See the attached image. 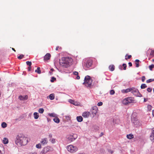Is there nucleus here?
I'll list each match as a JSON object with an SVG mask.
<instances>
[{
  "label": "nucleus",
  "instance_id": "obj_10",
  "mask_svg": "<svg viewBox=\"0 0 154 154\" xmlns=\"http://www.w3.org/2000/svg\"><path fill=\"white\" fill-rule=\"evenodd\" d=\"M133 116H131V121L134 125H137L139 122L138 120L134 118H133Z\"/></svg>",
  "mask_w": 154,
  "mask_h": 154
},
{
  "label": "nucleus",
  "instance_id": "obj_15",
  "mask_svg": "<svg viewBox=\"0 0 154 154\" xmlns=\"http://www.w3.org/2000/svg\"><path fill=\"white\" fill-rule=\"evenodd\" d=\"M132 90V88H127L126 89H124L122 91V92L123 93H128V92L131 91Z\"/></svg>",
  "mask_w": 154,
  "mask_h": 154
},
{
  "label": "nucleus",
  "instance_id": "obj_4",
  "mask_svg": "<svg viewBox=\"0 0 154 154\" xmlns=\"http://www.w3.org/2000/svg\"><path fill=\"white\" fill-rule=\"evenodd\" d=\"M92 82L93 80L90 78V77L89 75H87L85 77L83 84H85L86 86L91 88Z\"/></svg>",
  "mask_w": 154,
  "mask_h": 154
},
{
  "label": "nucleus",
  "instance_id": "obj_24",
  "mask_svg": "<svg viewBox=\"0 0 154 154\" xmlns=\"http://www.w3.org/2000/svg\"><path fill=\"white\" fill-rule=\"evenodd\" d=\"M40 69V67H38L37 69H36L35 71V72H37L38 74H39L41 73V72Z\"/></svg>",
  "mask_w": 154,
  "mask_h": 154
},
{
  "label": "nucleus",
  "instance_id": "obj_37",
  "mask_svg": "<svg viewBox=\"0 0 154 154\" xmlns=\"http://www.w3.org/2000/svg\"><path fill=\"white\" fill-rule=\"evenodd\" d=\"M153 81V79H149L146 80V82L147 83H149Z\"/></svg>",
  "mask_w": 154,
  "mask_h": 154
},
{
  "label": "nucleus",
  "instance_id": "obj_45",
  "mask_svg": "<svg viewBox=\"0 0 154 154\" xmlns=\"http://www.w3.org/2000/svg\"><path fill=\"white\" fill-rule=\"evenodd\" d=\"M145 80V76H143L142 77V82H144Z\"/></svg>",
  "mask_w": 154,
  "mask_h": 154
},
{
  "label": "nucleus",
  "instance_id": "obj_8",
  "mask_svg": "<svg viewBox=\"0 0 154 154\" xmlns=\"http://www.w3.org/2000/svg\"><path fill=\"white\" fill-rule=\"evenodd\" d=\"M53 150V149L49 146H47L45 147L40 152L39 154H45L48 152L52 151Z\"/></svg>",
  "mask_w": 154,
  "mask_h": 154
},
{
  "label": "nucleus",
  "instance_id": "obj_26",
  "mask_svg": "<svg viewBox=\"0 0 154 154\" xmlns=\"http://www.w3.org/2000/svg\"><path fill=\"white\" fill-rule=\"evenodd\" d=\"M147 87V85L145 84H142L140 86L141 89H144Z\"/></svg>",
  "mask_w": 154,
  "mask_h": 154
},
{
  "label": "nucleus",
  "instance_id": "obj_41",
  "mask_svg": "<svg viewBox=\"0 0 154 154\" xmlns=\"http://www.w3.org/2000/svg\"><path fill=\"white\" fill-rule=\"evenodd\" d=\"M73 74L75 75H78V72L76 71H74L73 72Z\"/></svg>",
  "mask_w": 154,
  "mask_h": 154
},
{
  "label": "nucleus",
  "instance_id": "obj_38",
  "mask_svg": "<svg viewBox=\"0 0 154 154\" xmlns=\"http://www.w3.org/2000/svg\"><path fill=\"white\" fill-rule=\"evenodd\" d=\"M24 57V55L23 54H21L19 56L17 57V58L19 59H22L23 57Z\"/></svg>",
  "mask_w": 154,
  "mask_h": 154
},
{
  "label": "nucleus",
  "instance_id": "obj_43",
  "mask_svg": "<svg viewBox=\"0 0 154 154\" xmlns=\"http://www.w3.org/2000/svg\"><path fill=\"white\" fill-rule=\"evenodd\" d=\"M147 91H148V92H150L152 90V89L150 88H147Z\"/></svg>",
  "mask_w": 154,
  "mask_h": 154
},
{
  "label": "nucleus",
  "instance_id": "obj_47",
  "mask_svg": "<svg viewBox=\"0 0 154 154\" xmlns=\"http://www.w3.org/2000/svg\"><path fill=\"white\" fill-rule=\"evenodd\" d=\"M73 136L74 139V140L77 138V136L76 134H73L72 135Z\"/></svg>",
  "mask_w": 154,
  "mask_h": 154
},
{
  "label": "nucleus",
  "instance_id": "obj_1",
  "mask_svg": "<svg viewBox=\"0 0 154 154\" xmlns=\"http://www.w3.org/2000/svg\"><path fill=\"white\" fill-rule=\"evenodd\" d=\"M16 143L19 146L26 145L28 142L27 137L22 134H20L17 135L15 141Z\"/></svg>",
  "mask_w": 154,
  "mask_h": 154
},
{
  "label": "nucleus",
  "instance_id": "obj_51",
  "mask_svg": "<svg viewBox=\"0 0 154 154\" xmlns=\"http://www.w3.org/2000/svg\"><path fill=\"white\" fill-rule=\"evenodd\" d=\"M28 71H30L31 70V66H29L28 68Z\"/></svg>",
  "mask_w": 154,
  "mask_h": 154
},
{
  "label": "nucleus",
  "instance_id": "obj_23",
  "mask_svg": "<svg viewBox=\"0 0 154 154\" xmlns=\"http://www.w3.org/2000/svg\"><path fill=\"white\" fill-rule=\"evenodd\" d=\"M8 142V139L6 138H4L3 140V143L5 144H6Z\"/></svg>",
  "mask_w": 154,
  "mask_h": 154
},
{
  "label": "nucleus",
  "instance_id": "obj_20",
  "mask_svg": "<svg viewBox=\"0 0 154 154\" xmlns=\"http://www.w3.org/2000/svg\"><path fill=\"white\" fill-rule=\"evenodd\" d=\"M33 115L34 116V118L35 119H37L39 117L38 113L37 112H35Z\"/></svg>",
  "mask_w": 154,
  "mask_h": 154
},
{
  "label": "nucleus",
  "instance_id": "obj_58",
  "mask_svg": "<svg viewBox=\"0 0 154 154\" xmlns=\"http://www.w3.org/2000/svg\"><path fill=\"white\" fill-rule=\"evenodd\" d=\"M147 100V99H146L145 98H144V102H146Z\"/></svg>",
  "mask_w": 154,
  "mask_h": 154
},
{
  "label": "nucleus",
  "instance_id": "obj_56",
  "mask_svg": "<svg viewBox=\"0 0 154 154\" xmlns=\"http://www.w3.org/2000/svg\"><path fill=\"white\" fill-rule=\"evenodd\" d=\"M135 63H139V62L140 61L138 59H136L135 60Z\"/></svg>",
  "mask_w": 154,
  "mask_h": 154
},
{
  "label": "nucleus",
  "instance_id": "obj_25",
  "mask_svg": "<svg viewBox=\"0 0 154 154\" xmlns=\"http://www.w3.org/2000/svg\"><path fill=\"white\" fill-rule=\"evenodd\" d=\"M7 124L5 122H3L2 123L1 126L3 128H5L7 126Z\"/></svg>",
  "mask_w": 154,
  "mask_h": 154
},
{
  "label": "nucleus",
  "instance_id": "obj_18",
  "mask_svg": "<svg viewBox=\"0 0 154 154\" xmlns=\"http://www.w3.org/2000/svg\"><path fill=\"white\" fill-rule=\"evenodd\" d=\"M53 120L55 123H58L60 122L59 118L57 117L53 119Z\"/></svg>",
  "mask_w": 154,
  "mask_h": 154
},
{
  "label": "nucleus",
  "instance_id": "obj_53",
  "mask_svg": "<svg viewBox=\"0 0 154 154\" xmlns=\"http://www.w3.org/2000/svg\"><path fill=\"white\" fill-rule=\"evenodd\" d=\"M128 65L129 66H132V63H131V62H129Z\"/></svg>",
  "mask_w": 154,
  "mask_h": 154
},
{
  "label": "nucleus",
  "instance_id": "obj_16",
  "mask_svg": "<svg viewBox=\"0 0 154 154\" xmlns=\"http://www.w3.org/2000/svg\"><path fill=\"white\" fill-rule=\"evenodd\" d=\"M90 113L88 112H83L82 114V116L85 118H88L89 117Z\"/></svg>",
  "mask_w": 154,
  "mask_h": 154
},
{
  "label": "nucleus",
  "instance_id": "obj_62",
  "mask_svg": "<svg viewBox=\"0 0 154 154\" xmlns=\"http://www.w3.org/2000/svg\"><path fill=\"white\" fill-rule=\"evenodd\" d=\"M109 152H111V154H112L113 152V151H112L111 150H109Z\"/></svg>",
  "mask_w": 154,
  "mask_h": 154
},
{
  "label": "nucleus",
  "instance_id": "obj_34",
  "mask_svg": "<svg viewBox=\"0 0 154 154\" xmlns=\"http://www.w3.org/2000/svg\"><path fill=\"white\" fill-rule=\"evenodd\" d=\"M149 68L150 70H152V69L154 67V65L153 64H152L149 66Z\"/></svg>",
  "mask_w": 154,
  "mask_h": 154
},
{
  "label": "nucleus",
  "instance_id": "obj_32",
  "mask_svg": "<svg viewBox=\"0 0 154 154\" xmlns=\"http://www.w3.org/2000/svg\"><path fill=\"white\" fill-rule=\"evenodd\" d=\"M26 64L29 66H31L32 65V63L31 62L27 61L26 62Z\"/></svg>",
  "mask_w": 154,
  "mask_h": 154
},
{
  "label": "nucleus",
  "instance_id": "obj_55",
  "mask_svg": "<svg viewBox=\"0 0 154 154\" xmlns=\"http://www.w3.org/2000/svg\"><path fill=\"white\" fill-rule=\"evenodd\" d=\"M103 135V132H101L100 135V137H101Z\"/></svg>",
  "mask_w": 154,
  "mask_h": 154
},
{
  "label": "nucleus",
  "instance_id": "obj_35",
  "mask_svg": "<svg viewBox=\"0 0 154 154\" xmlns=\"http://www.w3.org/2000/svg\"><path fill=\"white\" fill-rule=\"evenodd\" d=\"M127 55H128V54H126V55L125 56V59L126 60H127L128 59H130L131 57V55H129L128 56V57H126Z\"/></svg>",
  "mask_w": 154,
  "mask_h": 154
},
{
  "label": "nucleus",
  "instance_id": "obj_59",
  "mask_svg": "<svg viewBox=\"0 0 154 154\" xmlns=\"http://www.w3.org/2000/svg\"><path fill=\"white\" fill-rule=\"evenodd\" d=\"M152 115L153 116H154V109L152 111Z\"/></svg>",
  "mask_w": 154,
  "mask_h": 154
},
{
  "label": "nucleus",
  "instance_id": "obj_19",
  "mask_svg": "<svg viewBox=\"0 0 154 154\" xmlns=\"http://www.w3.org/2000/svg\"><path fill=\"white\" fill-rule=\"evenodd\" d=\"M49 98L51 100H54V94H51L49 96Z\"/></svg>",
  "mask_w": 154,
  "mask_h": 154
},
{
  "label": "nucleus",
  "instance_id": "obj_52",
  "mask_svg": "<svg viewBox=\"0 0 154 154\" xmlns=\"http://www.w3.org/2000/svg\"><path fill=\"white\" fill-rule=\"evenodd\" d=\"M80 78V77L78 75H76V79H79Z\"/></svg>",
  "mask_w": 154,
  "mask_h": 154
},
{
  "label": "nucleus",
  "instance_id": "obj_49",
  "mask_svg": "<svg viewBox=\"0 0 154 154\" xmlns=\"http://www.w3.org/2000/svg\"><path fill=\"white\" fill-rule=\"evenodd\" d=\"M122 66L121 65H120L119 66V69H121V70H122Z\"/></svg>",
  "mask_w": 154,
  "mask_h": 154
},
{
  "label": "nucleus",
  "instance_id": "obj_50",
  "mask_svg": "<svg viewBox=\"0 0 154 154\" xmlns=\"http://www.w3.org/2000/svg\"><path fill=\"white\" fill-rule=\"evenodd\" d=\"M135 64H136V67H138L139 66V63H135Z\"/></svg>",
  "mask_w": 154,
  "mask_h": 154
},
{
  "label": "nucleus",
  "instance_id": "obj_21",
  "mask_svg": "<svg viewBox=\"0 0 154 154\" xmlns=\"http://www.w3.org/2000/svg\"><path fill=\"white\" fill-rule=\"evenodd\" d=\"M127 137L128 139H131L134 137V136L132 134H127Z\"/></svg>",
  "mask_w": 154,
  "mask_h": 154
},
{
  "label": "nucleus",
  "instance_id": "obj_7",
  "mask_svg": "<svg viewBox=\"0 0 154 154\" xmlns=\"http://www.w3.org/2000/svg\"><path fill=\"white\" fill-rule=\"evenodd\" d=\"M131 88L132 90L131 92L134 95L139 97H142V94L139 92L137 89L134 88Z\"/></svg>",
  "mask_w": 154,
  "mask_h": 154
},
{
  "label": "nucleus",
  "instance_id": "obj_64",
  "mask_svg": "<svg viewBox=\"0 0 154 154\" xmlns=\"http://www.w3.org/2000/svg\"><path fill=\"white\" fill-rule=\"evenodd\" d=\"M79 154H85L84 153H79Z\"/></svg>",
  "mask_w": 154,
  "mask_h": 154
},
{
  "label": "nucleus",
  "instance_id": "obj_40",
  "mask_svg": "<svg viewBox=\"0 0 154 154\" xmlns=\"http://www.w3.org/2000/svg\"><path fill=\"white\" fill-rule=\"evenodd\" d=\"M122 66L123 67V69L125 70L126 69V68L127 66V65L125 63H123L122 64Z\"/></svg>",
  "mask_w": 154,
  "mask_h": 154
},
{
  "label": "nucleus",
  "instance_id": "obj_46",
  "mask_svg": "<svg viewBox=\"0 0 154 154\" xmlns=\"http://www.w3.org/2000/svg\"><path fill=\"white\" fill-rule=\"evenodd\" d=\"M21 116H20V117L19 118L16 119L15 120L16 121H20L21 120L20 117H21Z\"/></svg>",
  "mask_w": 154,
  "mask_h": 154
},
{
  "label": "nucleus",
  "instance_id": "obj_14",
  "mask_svg": "<svg viewBox=\"0 0 154 154\" xmlns=\"http://www.w3.org/2000/svg\"><path fill=\"white\" fill-rule=\"evenodd\" d=\"M68 142H71L74 141V139L73 136L72 135H70L68 137Z\"/></svg>",
  "mask_w": 154,
  "mask_h": 154
},
{
  "label": "nucleus",
  "instance_id": "obj_31",
  "mask_svg": "<svg viewBox=\"0 0 154 154\" xmlns=\"http://www.w3.org/2000/svg\"><path fill=\"white\" fill-rule=\"evenodd\" d=\"M69 102H70V103L73 104L74 105H76L75 103V101L73 100L70 99L69 100Z\"/></svg>",
  "mask_w": 154,
  "mask_h": 154
},
{
  "label": "nucleus",
  "instance_id": "obj_30",
  "mask_svg": "<svg viewBox=\"0 0 154 154\" xmlns=\"http://www.w3.org/2000/svg\"><path fill=\"white\" fill-rule=\"evenodd\" d=\"M36 147L38 149H41V144L40 143H38L36 145Z\"/></svg>",
  "mask_w": 154,
  "mask_h": 154
},
{
  "label": "nucleus",
  "instance_id": "obj_5",
  "mask_svg": "<svg viewBox=\"0 0 154 154\" xmlns=\"http://www.w3.org/2000/svg\"><path fill=\"white\" fill-rule=\"evenodd\" d=\"M134 102L133 98L131 97H129L125 98L122 101V103L126 105Z\"/></svg>",
  "mask_w": 154,
  "mask_h": 154
},
{
  "label": "nucleus",
  "instance_id": "obj_22",
  "mask_svg": "<svg viewBox=\"0 0 154 154\" xmlns=\"http://www.w3.org/2000/svg\"><path fill=\"white\" fill-rule=\"evenodd\" d=\"M110 70L112 71L114 70L115 66L113 65H110L109 66Z\"/></svg>",
  "mask_w": 154,
  "mask_h": 154
},
{
  "label": "nucleus",
  "instance_id": "obj_36",
  "mask_svg": "<svg viewBox=\"0 0 154 154\" xmlns=\"http://www.w3.org/2000/svg\"><path fill=\"white\" fill-rule=\"evenodd\" d=\"M152 106L151 105H148L147 108H148V110L149 111H150L152 109Z\"/></svg>",
  "mask_w": 154,
  "mask_h": 154
},
{
  "label": "nucleus",
  "instance_id": "obj_9",
  "mask_svg": "<svg viewBox=\"0 0 154 154\" xmlns=\"http://www.w3.org/2000/svg\"><path fill=\"white\" fill-rule=\"evenodd\" d=\"M98 110V108L96 106H93L92 108L91 109V112L93 116H94L96 115V113L97 112V110Z\"/></svg>",
  "mask_w": 154,
  "mask_h": 154
},
{
  "label": "nucleus",
  "instance_id": "obj_63",
  "mask_svg": "<svg viewBox=\"0 0 154 154\" xmlns=\"http://www.w3.org/2000/svg\"><path fill=\"white\" fill-rule=\"evenodd\" d=\"M12 50L14 51L15 52L16 51V50H15V49L13 48H12Z\"/></svg>",
  "mask_w": 154,
  "mask_h": 154
},
{
  "label": "nucleus",
  "instance_id": "obj_3",
  "mask_svg": "<svg viewBox=\"0 0 154 154\" xmlns=\"http://www.w3.org/2000/svg\"><path fill=\"white\" fill-rule=\"evenodd\" d=\"M93 61L90 58L86 59L83 63V66L84 68H86V70H88L87 69L92 68Z\"/></svg>",
  "mask_w": 154,
  "mask_h": 154
},
{
  "label": "nucleus",
  "instance_id": "obj_39",
  "mask_svg": "<svg viewBox=\"0 0 154 154\" xmlns=\"http://www.w3.org/2000/svg\"><path fill=\"white\" fill-rule=\"evenodd\" d=\"M109 93L111 95H113L115 93V91L113 90H111L110 91Z\"/></svg>",
  "mask_w": 154,
  "mask_h": 154
},
{
  "label": "nucleus",
  "instance_id": "obj_2",
  "mask_svg": "<svg viewBox=\"0 0 154 154\" xmlns=\"http://www.w3.org/2000/svg\"><path fill=\"white\" fill-rule=\"evenodd\" d=\"M69 59L67 57H63L62 58V60H60V65L62 67L65 68H67L69 66L71 65L72 59H69V61H70H70H68Z\"/></svg>",
  "mask_w": 154,
  "mask_h": 154
},
{
  "label": "nucleus",
  "instance_id": "obj_12",
  "mask_svg": "<svg viewBox=\"0 0 154 154\" xmlns=\"http://www.w3.org/2000/svg\"><path fill=\"white\" fill-rule=\"evenodd\" d=\"M43 145H44L48 143V140L46 138L42 139L40 142Z\"/></svg>",
  "mask_w": 154,
  "mask_h": 154
},
{
  "label": "nucleus",
  "instance_id": "obj_61",
  "mask_svg": "<svg viewBox=\"0 0 154 154\" xmlns=\"http://www.w3.org/2000/svg\"><path fill=\"white\" fill-rule=\"evenodd\" d=\"M59 48V46H57V47H56V51L58 50V49Z\"/></svg>",
  "mask_w": 154,
  "mask_h": 154
},
{
  "label": "nucleus",
  "instance_id": "obj_11",
  "mask_svg": "<svg viewBox=\"0 0 154 154\" xmlns=\"http://www.w3.org/2000/svg\"><path fill=\"white\" fill-rule=\"evenodd\" d=\"M51 56V54L49 53H47L44 57V60L45 61L48 60L50 59Z\"/></svg>",
  "mask_w": 154,
  "mask_h": 154
},
{
  "label": "nucleus",
  "instance_id": "obj_28",
  "mask_svg": "<svg viewBox=\"0 0 154 154\" xmlns=\"http://www.w3.org/2000/svg\"><path fill=\"white\" fill-rule=\"evenodd\" d=\"M49 141L52 143H54L56 142L55 139L54 138L50 139Z\"/></svg>",
  "mask_w": 154,
  "mask_h": 154
},
{
  "label": "nucleus",
  "instance_id": "obj_42",
  "mask_svg": "<svg viewBox=\"0 0 154 154\" xmlns=\"http://www.w3.org/2000/svg\"><path fill=\"white\" fill-rule=\"evenodd\" d=\"M3 148L1 146H0V154H3V152L2 151V149H3Z\"/></svg>",
  "mask_w": 154,
  "mask_h": 154
},
{
  "label": "nucleus",
  "instance_id": "obj_27",
  "mask_svg": "<svg viewBox=\"0 0 154 154\" xmlns=\"http://www.w3.org/2000/svg\"><path fill=\"white\" fill-rule=\"evenodd\" d=\"M49 115L50 116H51V117H56V116H57V115L54 113H49Z\"/></svg>",
  "mask_w": 154,
  "mask_h": 154
},
{
  "label": "nucleus",
  "instance_id": "obj_60",
  "mask_svg": "<svg viewBox=\"0 0 154 154\" xmlns=\"http://www.w3.org/2000/svg\"><path fill=\"white\" fill-rule=\"evenodd\" d=\"M54 71V70L53 68H51L50 69V71L51 72H52Z\"/></svg>",
  "mask_w": 154,
  "mask_h": 154
},
{
  "label": "nucleus",
  "instance_id": "obj_6",
  "mask_svg": "<svg viewBox=\"0 0 154 154\" xmlns=\"http://www.w3.org/2000/svg\"><path fill=\"white\" fill-rule=\"evenodd\" d=\"M67 150L71 152H74L78 150V148L76 146L72 145H70L67 146Z\"/></svg>",
  "mask_w": 154,
  "mask_h": 154
},
{
  "label": "nucleus",
  "instance_id": "obj_44",
  "mask_svg": "<svg viewBox=\"0 0 154 154\" xmlns=\"http://www.w3.org/2000/svg\"><path fill=\"white\" fill-rule=\"evenodd\" d=\"M102 105H103V103L102 102H99L97 103V106H101Z\"/></svg>",
  "mask_w": 154,
  "mask_h": 154
},
{
  "label": "nucleus",
  "instance_id": "obj_54",
  "mask_svg": "<svg viewBox=\"0 0 154 154\" xmlns=\"http://www.w3.org/2000/svg\"><path fill=\"white\" fill-rule=\"evenodd\" d=\"M48 137H49V138H52V134H49Z\"/></svg>",
  "mask_w": 154,
  "mask_h": 154
},
{
  "label": "nucleus",
  "instance_id": "obj_48",
  "mask_svg": "<svg viewBox=\"0 0 154 154\" xmlns=\"http://www.w3.org/2000/svg\"><path fill=\"white\" fill-rule=\"evenodd\" d=\"M150 55L154 56V51H152L150 53Z\"/></svg>",
  "mask_w": 154,
  "mask_h": 154
},
{
  "label": "nucleus",
  "instance_id": "obj_29",
  "mask_svg": "<svg viewBox=\"0 0 154 154\" xmlns=\"http://www.w3.org/2000/svg\"><path fill=\"white\" fill-rule=\"evenodd\" d=\"M38 111L39 113H42L44 111V109L42 108H40L39 109Z\"/></svg>",
  "mask_w": 154,
  "mask_h": 154
},
{
  "label": "nucleus",
  "instance_id": "obj_33",
  "mask_svg": "<svg viewBox=\"0 0 154 154\" xmlns=\"http://www.w3.org/2000/svg\"><path fill=\"white\" fill-rule=\"evenodd\" d=\"M56 80V78L54 77H52L51 78V82H53L54 81Z\"/></svg>",
  "mask_w": 154,
  "mask_h": 154
},
{
  "label": "nucleus",
  "instance_id": "obj_17",
  "mask_svg": "<svg viewBox=\"0 0 154 154\" xmlns=\"http://www.w3.org/2000/svg\"><path fill=\"white\" fill-rule=\"evenodd\" d=\"M76 119L77 121L79 122H81L83 121V118L81 116H77Z\"/></svg>",
  "mask_w": 154,
  "mask_h": 154
},
{
  "label": "nucleus",
  "instance_id": "obj_13",
  "mask_svg": "<svg viewBox=\"0 0 154 154\" xmlns=\"http://www.w3.org/2000/svg\"><path fill=\"white\" fill-rule=\"evenodd\" d=\"M150 140L151 141H154V128L152 129L151 134L150 136Z\"/></svg>",
  "mask_w": 154,
  "mask_h": 154
},
{
  "label": "nucleus",
  "instance_id": "obj_57",
  "mask_svg": "<svg viewBox=\"0 0 154 154\" xmlns=\"http://www.w3.org/2000/svg\"><path fill=\"white\" fill-rule=\"evenodd\" d=\"M49 73L50 74V75H51L53 74V73L52 72L50 71L49 72Z\"/></svg>",
  "mask_w": 154,
  "mask_h": 154
}]
</instances>
